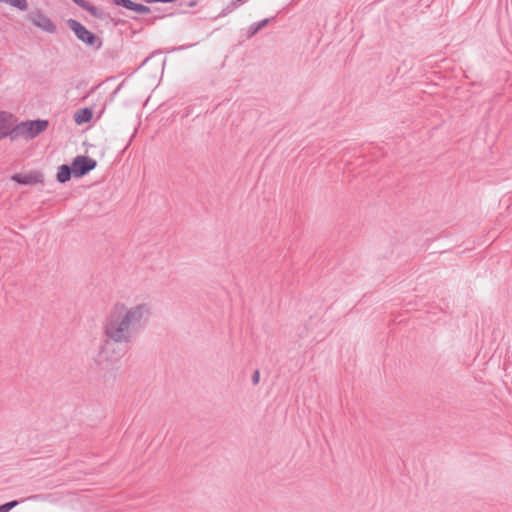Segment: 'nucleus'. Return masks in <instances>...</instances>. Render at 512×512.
<instances>
[{
    "label": "nucleus",
    "instance_id": "5",
    "mask_svg": "<svg viewBox=\"0 0 512 512\" xmlns=\"http://www.w3.org/2000/svg\"><path fill=\"white\" fill-rule=\"evenodd\" d=\"M15 117L6 111H0V141L14 132Z\"/></svg>",
    "mask_w": 512,
    "mask_h": 512
},
{
    "label": "nucleus",
    "instance_id": "4",
    "mask_svg": "<svg viewBox=\"0 0 512 512\" xmlns=\"http://www.w3.org/2000/svg\"><path fill=\"white\" fill-rule=\"evenodd\" d=\"M69 28L76 34L79 40L82 42L88 44V45H94L97 44L98 47L101 46V41L97 39V37L87 30L82 24L77 22L76 20L70 19L68 21Z\"/></svg>",
    "mask_w": 512,
    "mask_h": 512
},
{
    "label": "nucleus",
    "instance_id": "13",
    "mask_svg": "<svg viewBox=\"0 0 512 512\" xmlns=\"http://www.w3.org/2000/svg\"><path fill=\"white\" fill-rule=\"evenodd\" d=\"M77 4L81 5L82 7L89 9L82 0H74Z\"/></svg>",
    "mask_w": 512,
    "mask_h": 512
},
{
    "label": "nucleus",
    "instance_id": "15",
    "mask_svg": "<svg viewBox=\"0 0 512 512\" xmlns=\"http://www.w3.org/2000/svg\"><path fill=\"white\" fill-rule=\"evenodd\" d=\"M258 378H259V374H258V372H256V374L254 376V382L255 383L258 381Z\"/></svg>",
    "mask_w": 512,
    "mask_h": 512
},
{
    "label": "nucleus",
    "instance_id": "10",
    "mask_svg": "<svg viewBox=\"0 0 512 512\" xmlns=\"http://www.w3.org/2000/svg\"><path fill=\"white\" fill-rule=\"evenodd\" d=\"M73 175L72 173V166H68V165H61L59 168H58V172H57V180L60 182V183H65L67 181L70 180L71 176Z\"/></svg>",
    "mask_w": 512,
    "mask_h": 512
},
{
    "label": "nucleus",
    "instance_id": "11",
    "mask_svg": "<svg viewBox=\"0 0 512 512\" xmlns=\"http://www.w3.org/2000/svg\"><path fill=\"white\" fill-rule=\"evenodd\" d=\"M18 505L17 501H11L0 506V512H9L12 508Z\"/></svg>",
    "mask_w": 512,
    "mask_h": 512
},
{
    "label": "nucleus",
    "instance_id": "14",
    "mask_svg": "<svg viewBox=\"0 0 512 512\" xmlns=\"http://www.w3.org/2000/svg\"><path fill=\"white\" fill-rule=\"evenodd\" d=\"M77 4L81 5L82 7L89 9L82 0H74Z\"/></svg>",
    "mask_w": 512,
    "mask_h": 512
},
{
    "label": "nucleus",
    "instance_id": "9",
    "mask_svg": "<svg viewBox=\"0 0 512 512\" xmlns=\"http://www.w3.org/2000/svg\"><path fill=\"white\" fill-rule=\"evenodd\" d=\"M92 111L88 108L78 110L74 115V120L78 125L89 122L92 118Z\"/></svg>",
    "mask_w": 512,
    "mask_h": 512
},
{
    "label": "nucleus",
    "instance_id": "1",
    "mask_svg": "<svg viewBox=\"0 0 512 512\" xmlns=\"http://www.w3.org/2000/svg\"><path fill=\"white\" fill-rule=\"evenodd\" d=\"M149 314L146 304H138L133 307L124 302H116L104 323V334L109 341L116 343H128L133 338V332L140 322Z\"/></svg>",
    "mask_w": 512,
    "mask_h": 512
},
{
    "label": "nucleus",
    "instance_id": "6",
    "mask_svg": "<svg viewBox=\"0 0 512 512\" xmlns=\"http://www.w3.org/2000/svg\"><path fill=\"white\" fill-rule=\"evenodd\" d=\"M12 180L22 185H36L43 182V175L40 172L15 174L12 176Z\"/></svg>",
    "mask_w": 512,
    "mask_h": 512
},
{
    "label": "nucleus",
    "instance_id": "7",
    "mask_svg": "<svg viewBox=\"0 0 512 512\" xmlns=\"http://www.w3.org/2000/svg\"><path fill=\"white\" fill-rule=\"evenodd\" d=\"M115 4L119 6H123L129 10L135 11L139 14H148L150 12V8L144 6L142 4L134 3L131 0H113Z\"/></svg>",
    "mask_w": 512,
    "mask_h": 512
},
{
    "label": "nucleus",
    "instance_id": "12",
    "mask_svg": "<svg viewBox=\"0 0 512 512\" xmlns=\"http://www.w3.org/2000/svg\"><path fill=\"white\" fill-rule=\"evenodd\" d=\"M146 3H155V2H163V3H171L176 0H144Z\"/></svg>",
    "mask_w": 512,
    "mask_h": 512
},
{
    "label": "nucleus",
    "instance_id": "2",
    "mask_svg": "<svg viewBox=\"0 0 512 512\" xmlns=\"http://www.w3.org/2000/svg\"><path fill=\"white\" fill-rule=\"evenodd\" d=\"M48 126L49 122L43 119L24 121L20 124L15 122L14 131H16L19 136L25 139H34L46 131Z\"/></svg>",
    "mask_w": 512,
    "mask_h": 512
},
{
    "label": "nucleus",
    "instance_id": "3",
    "mask_svg": "<svg viewBox=\"0 0 512 512\" xmlns=\"http://www.w3.org/2000/svg\"><path fill=\"white\" fill-rule=\"evenodd\" d=\"M72 173L76 178L86 175L88 172L94 170L97 166V161L88 156H77L72 164Z\"/></svg>",
    "mask_w": 512,
    "mask_h": 512
},
{
    "label": "nucleus",
    "instance_id": "8",
    "mask_svg": "<svg viewBox=\"0 0 512 512\" xmlns=\"http://www.w3.org/2000/svg\"><path fill=\"white\" fill-rule=\"evenodd\" d=\"M32 22L35 26L41 28L44 31L53 32L55 30V26L51 22V20L42 14H37L33 16Z\"/></svg>",
    "mask_w": 512,
    "mask_h": 512
}]
</instances>
